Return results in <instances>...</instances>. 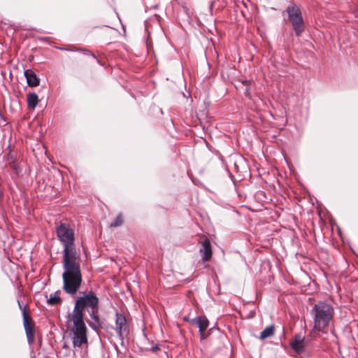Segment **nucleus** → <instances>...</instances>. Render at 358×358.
I'll return each instance as SVG.
<instances>
[{
    "label": "nucleus",
    "mask_w": 358,
    "mask_h": 358,
    "mask_svg": "<svg viewBox=\"0 0 358 358\" xmlns=\"http://www.w3.org/2000/svg\"><path fill=\"white\" fill-rule=\"evenodd\" d=\"M192 324L199 328L201 338H204V331L208 328L209 322L205 317H198L192 320Z\"/></svg>",
    "instance_id": "423d86ee"
},
{
    "label": "nucleus",
    "mask_w": 358,
    "mask_h": 358,
    "mask_svg": "<svg viewBox=\"0 0 358 358\" xmlns=\"http://www.w3.org/2000/svg\"><path fill=\"white\" fill-rule=\"evenodd\" d=\"M115 325L117 333L119 336H122V334L126 331V319L121 314L116 315Z\"/></svg>",
    "instance_id": "6e6552de"
},
{
    "label": "nucleus",
    "mask_w": 358,
    "mask_h": 358,
    "mask_svg": "<svg viewBox=\"0 0 358 358\" xmlns=\"http://www.w3.org/2000/svg\"><path fill=\"white\" fill-rule=\"evenodd\" d=\"M200 253L201 254L202 259L204 262L208 261L211 258L212 250L209 240L206 239L202 243V247L200 249Z\"/></svg>",
    "instance_id": "0eeeda50"
},
{
    "label": "nucleus",
    "mask_w": 358,
    "mask_h": 358,
    "mask_svg": "<svg viewBox=\"0 0 358 358\" xmlns=\"http://www.w3.org/2000/svg\"><path fill=\"white\" fill-rule=\"evenodd\" d=\"M313 311L314 313V330L324 331L333 318V307L329 303L320 302L315 305Z\"/></svg>",
    "instance_id": "7ed1b4c3"
},
{
    "label": "nucleus",
    "mask_w": 358,
    "mask_h": 358,
    "mask_svg": "<svg viewBox=\"0 0 358 358\" xmlns=\"http://www.w3.org/2000/svg\"><path fill=\"white\" fill-rule=\"evenodd\" d=\"M57 234L64 247L63 289L69 294H75L80 287L82 274L80 257L74 248L73 230L68 224H61L57 227Z\"/></svg>",
    "instance_id": "f257e3e1"
},
{
    "label": "nucleus",
    "mask_w": 358,
    "mask_h": 358,
    "mask_svg": "<svg viewBox=\"0 0 358 358\" xmlns=\"http://www.w3.org/2000/svg\"><path fill=\"white\" fill-rule=\"evenodd\" d=\"M274 333V327L269 326L265 328L260 334V339L264 340L266 338L271 336Z\"/></svg>",
    "instance_id": "f8f14e48"
},
{
    "label": "nucleus",
    "mask_w": 358,
    "mask_h": 358,
    "mask_svg": "<svg viewBox=\"0 0 358 358\" xmlns=\"http://www.w3.org/2000/svg\"><path fill=\"white\" fill-rule=\"evenodd\" d=\"M48 301V303L50 305H57L60 303L61 299H60L59 296H58L50 295Z\"/></svg>",
    "instance_id": "ddd939ff"
},
{
    "label": "nucleus",
    "mask_w": 358,
    "mask_h": 358,
    "mask_svg": "<svg viewBox=\"0 0 358 358\" xmlns=\"http://www.w3.org/2000/svg\"><path fill=\"white\" fill-rule=\"evenodd\" d=\"M286 12L296 35L300 36L304 31L305 24L299 8L295 4H291L287 8Z\"/></svg>",
    "instance_id": "20e7f679"
},
{
    "label": "nucleus",
    "mask_w": 358,
    "mask_h": 358,
    "mask_svg": "<svg viewBox=\"0 0 358 358\" xmlns=\"http://www.w3.org/2000/svg\"><path fill=\"white\" fill-rule=\"evenodd\" d=\"M304 336L301 335L295 336L294 340L291 343L292 348L298 353L301 352L304 349Z\"/></svg>",
    "instance_id": "9d476101"
},
{
    "label": "nucleus",
    "mask_w": 358,
    "mask_h": 358,
    "mask_svg": "<svg viewBox=\"0 0 358 358\" xmlns=\"http://www.w3.org/2000/svg\"><path fill=\"white\" fill-rule=\"evenodd\" d=\"M24 76L26 77L27 82L29 86L36 87L39 85V80L32 70H26L24 71Z\"/></svg>",
    "instance_id": "1a4fd4ad"
},
{
    "label": "nucleus",
    "mask_w": 358,
    "mask_h": 358,
    "mask_svg": "<svg viewBox=\"0 0 358 358\" xmlns=\"http://www.w3.org/2000/svg\"><path fill=\"white\" fill-rule=\"evenodd\" d=\"M357 17H358V13H357Z\"/></svg>",
    "instance_id": "2eb2a0df"
},
{
    "label": "nucleus",
    "mask_w": 358,
    "mask_h": 358,
    "mask_svg": "<svg viewBox=\"0 0 358 358\" xmlns=\"http://www.w3.org/2000/svg\"><path fill=\"white\" fill-rule=\"evenodd\" d=\"M23 325L26 332L27 338L29 344H32L35 340V331L34 326L31 320L25 312V308L23 309Z\"/></svg>",
    "instance_id": "39448f33"
},
{
    "label": "nucleus",
    "mask_w": 358,
    "mask_h": 358,
    "mask_svg": "<svg viewBox=\"0 0 358 358\" xmlns=\"http://www.w3.org/2000/svg\"><path fill=\"white\" fill-rule=\"evenodd\" d=\"M28 108L31 109H35L38 103V96L35 93H29L27 98Z\"/></svg>",
    "instance_id": "9b49d317"
},
{
    "label": "nucleus",
    "mask_w": 358,
    "mask_h": 358,
    "mask_svg": "<svg viewBox=\"0 0 358 358\" xmlns=\"http://www.w3.org/2000/svg\"><path fill=\"white\" fill-rule=\"evenodd\" d=\"M98 302V298L92 293L79 297L76 300L74 309L69 315L67 321L68 328L73 333V343L75 348H79L87 343V327L83 321L84 308L86 306L90 307L92 308L90 315L96 321L97 317L94 313L97 310Z\"/></svg>",
    "instance_id": "f03ea898"
},
{
    "label": "nucleus",
    "mask_w": 358,
    "mask_h": 358,
    "mask_svg": "<svg viewBox=\"0 0 358 358\" xmlns=\"http://www.w3.org/2000/svg\"><path fill=\"white\" fill-rule=\"evenodd\" d=\"M122 223H123V218H122V215H119L118 216L116 217L115 221L110 224V227H117L122 225Z\"/></svg>",
    "instance_id": "4468645a"
}]
</instances>
